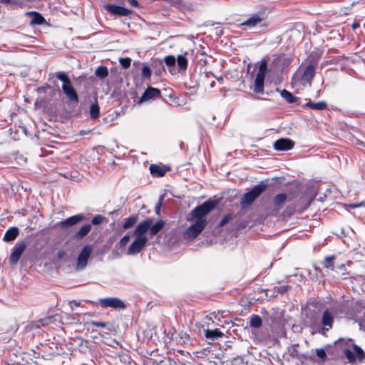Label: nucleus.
<instances>
[{
    "label": "nucleus",
    "instance_id": "2eb2a0df",
    "mask_svg": "<svg viewBox=\"0 0 365 365\" xmlns=\"http://www.w3.org/2000/svg\"><path fill=\"white\" fill-rule=\"evenodd\" d=\"M108 11L111 14H117L120 16H128L130 14V11L119 6L108 4L106 6Z\"/></svg>",
    "mask_w": 365,
    "mask_h": 365
},
{
    "label": "nucleus",
    "instance_id": "ea45409f",
    "mask_svg": "<svg viewBox=\"0 0 365 365\" xmlns=\"http://www.w3.org/2000/svg\"><path fill=\"white\" fill-rule=\"evenodd\" d=\"M316 354L317 356L321 359H324L327 357L326 352L323 349H317Z\"/></svg>",
    "mask_w": 365,
    "mask_h": 365
},
{
    "label": "nucleus",
    "instance_id": "7c9ffc66",
    "mask_svg": "<svg viewBox=\"0 0 365 365\" xmlns=\"http://www.w3.org/2000/svg\"><path fill=\"white\" fill-rule=\"evenodd\" d=\"M353 349L354 351V354H356V356L359 360L361 361L364 359L365 353L359 346L354 344L353 345Z\"/></svg>",
    "mask_w": 365,
    "mask_h": 365
},
{
    "label": "nucleus",
    "instance_id": "f03ea898",
    "mask_svg": "<svg viewBox=\"0 0 365 365\" xmlns=\"http://www.w3.org/2000/svg\"><path fill=\"white\" fill-rule=\"evenodd\" d=\"M56 78L63 82L62 91L70 102L77 104L78 96L73 88L68 76L64 72H58L56 74Z\"/></svg>",
    "mask_w": 365,
    "mask_h": 365
},
{
    "label": "nucleus",
    "instance_id": "c756f323",
    "mask_svg": "<svg viewBox=\"0 0 365 365\" xmlns=\"http://www.w3.org/2000/svg\"><path fill=\"white\" fill-rule=\"evenodd\" d=\"M90 115L92 118H97L99 115V106L98 103H92L90 107Z\"/></svg>",
    "mask_w": 365,
    "mask_h": 365
},
{
    "label": "nucleus",
    "instance_id": "79ce46f5",
    "mask_svg": "<svg viewBox=\"0 0 365 365\" xmlns=\"http://www.w3.org/2000/svg\"><path fill=\"white\" fill-rule=\"evenodd\" d=\"M80 304H81V302L76 301V300H73L69 302V305H70V307L71 309H73V306L78 307V306H80Z\"/></svg>",
    "mask_w": 365,
    "mask_h": 365
},
{
    "label": "nucleus",
    "instance_id": "f257e3e1",
    "mask_svg": "<svg viewBox=\"0 0 365 365\" xmlns=\"http://www.w3.org/2000/svg\"><path fill=\"white\" fill-rule=\"evenodd\" d=\"M217 204V202L215 200H207L192 210L190 220L194 222L185 233L188 239L195 238L203 230L207 225L206 215L215 207Z\"/></svg>",
    "mask_w": 365,
    "mask_h": 365
},
{
    "label": "nucleus",
    "instance_id": "f8f14e48",
    "mask_svg": "<svg viewBox=\"0 0 365 365\" xmlns=\"http://www.w3.org/2000/svg\"><path fill=\"white\" fill-rule=\"evenodd\" d=\"M26 248V245L24 242L21 243H17L16 246L14 247L10 257L9 261L11 264H16L19 261V258L21 257L22 253L24 252V250Z\"/></svg>",
    "mask_w": 365,
    "mask_h": 365
},
{
    "label": "nucleus",
    "instance_id": "49530a36",
    "mask_svg": "<svg viewBox=\"0 0 365 365\" xmlns=\"http://www.w3.org/2000/svg\"><path fill=\"white\" fill-rule=\"evenodd\" d=\"M361 205H364V203H363V202L359 203V204H351V205H349V207H351V208H356V207H360V206H361Z\"/></svg>",
    "mask_w": 365,
    "mask_h": 365
},
{
    "label": "nucleus",
    "instance_id": "2f4dec72",
    "mask_svg": "<svg viewBox=\"0 0 365 365\" xmlns=\"http://www.w3.org/2000/svg\"><path fill=\"white\" fill-rule=\"evenodd\" d=\"M334 258V257H326V259H324V267L330 270H334V266L333 264Z\"/></svg>",
    "mask_w": 365,
    "mask_h": 365
},
{
    "label": "nucleus",
    "instance_id": "20e7f679",
    "mask_svg": "<svg viewBox=\"0 0 365 365\" xmlns=\"http://www.w3.org/2000/svg\"><path fill=\"white\" fill-rule=\"evenodd\" d=\"M267 15L265 11L262 9L257 13L252 14L244 22L241 24L242 26H246L248 29H252L256 26L265 27L267 26L265 21Z\"/></svg>",
    "mask_w": 365,
    "mask_h": 365
},
{
    "label": "nucleus",
    "instance_id": "f3484780",
    "mask_svg": "<svg viewBox=\"0 0 365 365\" xmlns=\"http://www.w3.org/2000/svg\"><path fill=\"white\" fill-rule=\"evenodd\" d=\"M19 229L16 227H10L4 234V240L5 242H11L14 240L19 235Z\"/></svg>",
    "mask_w": 365,
    "mask_h": 365
},
{
    "label": "nucleus",
    "instance_id": "9b49d317",
    "mask_svg": "<svg viewBox=\"0 0 365 365\" xmlns=\"http://www.w3.org/2000/svg\"><path fill=\"white\" fill-rule=\"evenodd\" d=\"M294 145V143L290 139L280 138L274 142L273 147L276 150L285 151L291 150Z\"/></svg>",
    "mask_w": 365,
    "mask_h": 365
},
{
    "label": "nucleus",
    "instance_id": "e433bc0d",
    "mask_svg": "<svg viewBox=\"0 0 365 365\" xmlns=\"http://www.w3.org/2000/svg\"><path fill=\"white\" fill-rule=\"evenodd\" d=\"M151 76V70L148 66H144L142 69V76L150 78Z\"/></svg>",
    "mask_w": 365,
    "mask_h": 365
},
{
    "label": "nucleus",
    "instance_id": "f704fd0d",
    "mask_svg": "<svg viewBox=\"0 0 365 365\" xmlns=\"http://www.w3.org/2000/svg\"><path fill=\"white\" fill-rule=\"evenodd\" d=\"M344 354L346 358L349 361V362H354L355 361L356 358L354 354L349 349H345Z\"/></svg>",
    "mask_w": 365,
    "mask_h": 365
},
{
    "label": "nucleus",
    "instance_id": "58836bf2",
    "mask_svg": "<svg viewBox=\"0 0 365 365\" xmlns=\"http://www.w3.org/2000/svg\"><path fill=\"white\" fill-rule=\"evenodd\" d=\"M103 220L104 217L103 216L97 215L93 218L92 223L93 225H99L103 221Z\"/></svg>",
    "mask_w": 365,
    "mask_h": 365
},
{
    "label": "nucleus",
    "instance_id": "bb28decb",
    "mask_svg": "<svg viewBox=\"0 0 365 365\" xmlns=\"http://www.w3.org/2000/svg\"><path fill=\"white\" fill-rule=\"evenodd\" d=\"M262 320L258 315H252L250 320V325L254 328H259L262 326Z\"/></svg>",
    "mask_w": 365,
    "mask_h": 365
},
{
    "label": "nucleus",
    "instance_id": "09e8293b",
    "mask_svg": "<svg viewBox=\"0 0 365 365\" xmlns=\"http://www.w3.org/2000/svg\"><path fill=\"white\" fill-rule=\"evenodd\" d=\"M0 1L5 4H9L11 0H0Z\"/></svg>",
    "mask_w": 365,
    "mask_h": 365
},
{
    "label": "nucleus",
    "instance_id": "cd10ccee",
    "mask_svg": "<svg viewBox=\"0 0 365 365\" xmlns=\"http://www.w3.org/2000/svg\"><path fill=\"white\" fill-rule=\"evenodd\" d=\"M177 63L180 69L185 70L187 66V61L185 56L179 55L177 58Z\"/></svg>",
    "mask_w": 365,
    "mask_h": 365
},
{
    "label": "nucleus",
    "instance_id": "8fccbe9b",
    "mask_svg": "<svg viewBox=\"0 0 365 365\" xmlns=\"http://www.w3.org/2000/svg\"><path fill=\"white\" fill-rule=\"evenodd\" d=\"M359 26V24H353L352 25V27L354 29H355L356 28H357Z\"/></svg>",
    "mask_w": 365,
    "mask_h": 365
},
{
    "label": "nucleus",
    "instance_id": "a19ab883",
    "mask_svg": "<svg viewBox=\"0 0 365 365\" xmlns=\"http://www.w3.org/2000/svg\"><path fill=\"white\" fill-rule=\"evenodd\" d=\"M91 324L95 327H104L106 325V323L103 322H96V321H91Z\"/></svg>",
    "mask_w": 365,
    "mask_h": 365
},
{
    "label": "nucleus",
    "instance_id": "a878e982",
    "mask_svg": "<svg viewBox=\"0 0 365 365\" xmlns=\"http://www.w3.org/2000/svg\"><path fill=\"white\" fill-rule=\"evenodd\" d=\"M281 96L283 98H284L288 103H292L297 101V98L294 96L290 92L284 89L281 91Z\"/></svg>",
    "mask_w": 365,
    "mask_h": 365
},
{
    "label": "nucleus",
    "instance_id": "37998d69",
    "mask_svg": "<svg viewBox=\"0 0 365 365\" xmlns=\"http://www.w3.org/2000/svg\"><path fill=\"white\" fill-rule=\"evenodd\" d=\"M162 200H163V197L161 196L160 201L155 205V212L157 214H159V212H160Z\"/></svg>",
    "mask_w": 365,
    "mask_h": 365
},
{
    "label": "nucleus",
    "instance_id": "b1692460",
    "mask_svg": "<svg viewBox=\"0 0 365 365\" xmlns=\"http://www.w3.org/2000/svg\"><path fill=\"white\" fill-rule=\"evenodd\" d=\"M138 221L137 215H132L125 220V222L123 225V228L124 230H128L132 227Z\"/></svg>",
    "mask_w": 365,
    "mask_h": 365
},
{
    "label": "nucleus",
    "instance_id": "9d476101",
    "mask_svg": "<svg viewBox=\"0 0 365 365\" xmlns=\"http://www.w3.org/2000/svg\"><path fill=\"white\" fill-rule=\"evenodd\" d=\"M153 222V220L149 217L140 222L134 230L133 235L137 237H145L144 234L150 230Z\"/></svg>",
    "mask_w": 365,
    "mask_h": 365
},
{
    "label": "nucleus",
    "instance_id": "6ab92c4d",
    "mask_svg": "<svg viewBox=\"0 0 365 365\" xmlns=\"http://www.w3.org/2000/svg\"><path fill=\"white\" fill-rule=\"evenodd\" d=\"M165 225V221L163 220H158L156 223L154 225H151L150 227V235L151 237L155 236L157 235L164 227Z\"/></svg>",
    "mask_w": 365,
    "mask_h": 365
},
{
    "label": "nucleus",
    "instance_id": "4c0bfd02",
    "mask_svg": "<svg viewBox=\"0 0 365 365\" xmlns=\"http://www.w3.org/2000/svg\"><path fill=\"white\" fill-rule=\"evenodd\" d=\"M232 219V215L230 214H227L225 215L222 219L220 222V226L223 227L230 220Z\"/></svg>",
    "mask_w": 365,
    "mask_h": 365
},
{
    "label": "nucleus",
    "instance_id": "7ed1b4c3",
    "mask_svg": "<svg viewBox=\"0 0 365 365\" xmlns=\"http://www.w3.org/2000/svg\"><path fill=\"white\" fill-rule=\"evenodd\" d=\"M317 67V61L314 59L308 58L305 63H303L299 68V72H302L301 81L302 83L311 85L312 79L315 75Z\"/></svg>",
    "mask_w": 365,
    "mask_h": 365
},
{
    "label": "nucleus",
    "instance_id": "423d86ee",
    "mask_svg": "<svg viewBox=\"0 0 365 365\" xmlns=\"http://www.w3.org/2000/svg\"><path fill=\"white\" fill-rule=\"evenodd\" d=\"M267 71V61L262 60L259 65L258 72L255 80L254 91L257 93H262L264 91V81Z\"/></svg>",
    "mask_w": 365,
    "mask_h": 365
},
{
    "label": "nucleus",
    "instance_id": "a18cd8bd",
    "mask_svg": "<svg viewBox=\"0 0 365 365\" xmlns=\"http://www.w3.org/2000/svg\"><path fill=\"white\" fill-rule=\"evenodd\" d=\"M335 269L344 271L345 270V265L344 264H341L339 265H337L336 267H334V269Z\"/></svg>",
    "mask_w": 365,
    "mask_h": 365
},
{
    "label": "nucleus",
    "instance_id": "0eeeda50",
    "mask_svg": "<svg viewBox=\"0 0 365 365\" xmlns=\"http://www.w3.org/2000/svg\"><path fill=\"white\" fill-rule=\"evenodd\" d=\"M93 251V248L91 245H86L81 251L76 264V269L78 270L83 269L88 263L90 255Z\"/></svg>",
    "mask_w": 365,
    "mask_h": 365
},
{
    "label": "nucleus",
    "instance_id": "c03bdc74",
    "mask_svg": "<svg viewBox=\"0 0 365 365\" xmlns=\"http://www.w3.org/2000/svg\"><path fill=\"white\" fill-rule=\"evenodd\" d=\"M128 4L133 6V7H138V2L137 0H128Z\"/></svg>",
    "mask_w": 365,
    "mask_h": 365
},
{
    "label": "nucleus",
    "instance_id": "393cba45",
    "mask_svg": "<svg viewBox=\"0 0 365 365\" xmlns=\"http://www.w3.org/2000/svg\"><path fill=\"white\" fill-rule=\"evenodd\" d=\"M222 336L223 333L221 332L218 329L212 330L207 329L205 331V336L208 339H215L222 337Z\"/></svg>",
    "mask_w": 365,
    "mask_h": 365
},
{
    "label": "nucleus",
    "instance_id": "1a4fd4ad",
    "mask_svg": "<svg viewBox=\"0 0 365 365\" xmlns=\"http://www.w3.org/2000/svg\"><path fill=\"white\" fill-rule=\"evenodd\" d=\"M99 304L103 308L111 307L113 309H120L125 307L123 302L121 299L116 297H108L100 299Z\"/></svg>",
    "mask_w": 365,
    "mask_h": 365
},
{
    "label": "nucleus",
    "instance_id": "c9c22d12",
    "mask_svg": "<svg viewBox=\"0 0 365 365\" xmlns=\"http://www.w3.org/2000/svg\"><path fill=\"white\" fill-rule=\"evenodd\" d=\"M176 59L173 56H167L165 58V62L167 66H172L175 63Z\"/></svg>",
    "mask_w": 365,
    "mask_h": 365
},
{
    "label": "nucleus",
    "instance_id": "4be33fe9",
    "mask_svg": "<svg viewBox=\"0 0 365 365\" xmlns=\"http://www.w3.org/2000/svg\"><path fill=\"white\" fill-rule=\"evenodd\" d=\"M29 14H34V16L30 21L31 25H41L45 22V19L41 14L36 12H29Z\"/></svg>",
    "mask_w": 365,
    "mask_h": 365
},
{
    "label": "nucleus",
    "instance_id": "5701e85b",
    "mask_svg": "<svg viewBox=\"0 0 365 365\" xmlns=\"http://www.w3.org/2000/svg\"><path fill=\"white\" fill-rule=\"evenodd\" d=\"M306 105L309 108H310L313 110H322L326 109V108H327V103L324 101H320V102H317V103L309 101Z\"/></svg>",
    "mask_w": 365,
    "mask_h": 365
},
{
    "label": "nucleus",
    "instance_id": "39448f33",
    "mask_svg": "<svg viewBox=\"0 0 365 365\" xmlns=\"http://www.w3.org/2000/svg\"><path fill=\"white\" fill-rule=\"evenodd\" d=\"M266 187L264 182H261L255 185L250 192L245 193L241 200L242 206L245 207L250 205L254 200L265 190Z\"/></svg>",
    "mask_w": 365,
    "mask_h": 365
},
{
    "label": "nucleus",
    "instance_id": "412c9836",
    "mask_svg": "<svg viewBox=\"0 0 365 365\" xmlns=\"http://www.w3.org/2000/svg\"><path fill=\"white\" fill-rule=\"evenodd\" d=\"M91 230V225L90 224L84 225L80 230L76 232V237L77 239H82L86 236Z\"/></svg>",
    "mask_w": 365,
    "mask_h": 365
},
{
    "label": "nucleus",
    "instance_id": "aec40b11",
    "mask_svg": "<svg viewBox=\"0 0 365 365\" xmlns=\"http://www.w3.org/2000/svg\"><path fill=\"white\" fill-rule=\"evenodd\" d=\"M150 171L151 174L155 176H163L166 173V170L163 168L154 164L150 165Z\"/></svg>",
    "mask_w": 365,
    "mask_h": 365
},
{
    "label": "nucleus",
    "instance_id": "72a5a7b5",
    "mask_svg": "<svg viewBox=\"0 0 365 365\" xmlns=\"http://www.w3.org/2000/svg\"><path fill=\"white\" fill-rule=\"evenodd\" d=\"M119 62L124 68H128L130 66L131 59L130 58H120Z\"/></svg>",
    "mask_w": 365,
    "mask_h": 365
},
{
    "label": "nucleus",
    "instance_id": "ddd939ff",
    "mask_svg": "<svg viewBox=\"0 0 365 365\" xmlns=\"http://www.w3.org/2000/svg\"><path fill=\"white\" fill-rule=\"evenodd\" d=\"M84 219L85 216L83 214H78L60 222L58 225L61 228H66L83 221Z\"/></svg>",
    "mask_w": 365,
    "mask_h": 365
},
{
    "label": "nucleus",
    "instance_id": "6e6552de",
    "mask_svg": "<svg viewBox=\"0 0 365 365\" xmlns=\"http://www.w3.org/2000/svg\"><path fill=\"white\" fill-rule=\"evenodd\" d=\"M147 242V237L135 236L134 241L131 243L128 250L127 254L129 255H133L139 253L145 246Z\"/></svg>",
    "mask_w": 365,
    "mask_h": 365
},
{
    "label": "nucleus",
    "instance_id": "4468645a",
    "mask_svg": "<svg viewBox=\"0 0 365 365\" xmlns=\"http://www.w3.org/2000/svg\"><path fill=\"white\" fill-rule=\"evenodd\" d=\"M160 96V91L158 88L148 87L140 98V101L153 100Z\"/></svg>",
    "mask_w": 365,
    "mask_h": 365
},
{
    "label": "nucleus",
    "instance_id": "473e14b6",
    "mask_svg": "<svg viewBox=\"0 0 365 365\" xmlns=\"http://www.w3.org/2000/svg\"><path fill=\"white\" fill-rule=\"evenodd\" d=\"M130 238V233L128 232L118 242L119 247L120 248L124 247L128 244V242H129Z\"/></svg>",
    "mask_w": 365,
    "mask_h": 365
},
{
    "label": "nucleus",
    "instance_id": "c85d7f7f",
    "mask_svg": "<svg viewBox=\"0 0 365 365\" xmlns=\"http://www.w3.org/2000/svg\"><path fill=\"white\" fill-rule=\"evenodd\" d=\"M95 73L96 76L99 77L100 78H103L108 75V68L105 66H99L96 70Z\"/></svg>",
    "mask_w": 365,
    "mask_h": 365
},
{
    "label": "nucleus",
    "instance_id": "dca6fc26",
    "mask_svg": "<svg viewBox=\"0 0 365 365\" xmlns=\"http://www.w3.org/2000/svg\"><path fill=\"white\" fill-rule=\"evenodd\" d=\"M334 321V317L331 313L329 310H325L322 314V324L326 328V329H329L332 327V323Z\"/></svg>",
    "mask_w": 365,
    "mask_h": 365
},
{
    "label": "nucleus",
    "instance_id": "a211bd4d",
    "mask_svg": "<svg viewBox=\"0 0 365 365\" xmlns=\"http://www.w3.org/2000/svg\"><path fill=\"white\" fill-rule=\"evenodd\" d=\"M287 200V195L284 193H280L277 195L274 200L273 203L277 210H279L284 204Z\"/></svg>",
    "mask_w": 365,
    "mask_h": 365
},
{
    "label": "nucleus",
    "instance_id": "de8ad7c7",
    "mask_svg": "<svg viewBox=\"0 0 365 365\" xmlns=\"http://www.w3.org/2000/svg\"><path fill=\"white\" fill-rule=\"evenodd\" d=\"M65 253L63 251H60L58 254V257L59 259L62 258L64 256Z\"/></svg>",
    "mask_w": 365,
    "mask_h": 365
}]
</instances>
